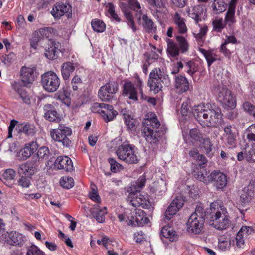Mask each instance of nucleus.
<instances>
[{"label": "nucleus", "instance_id": "59", "mask_svg": "<svg viewBox=\"0 0 255 255\" xmlns=\"http://www.w3.org/2000/svg\"><path fill=\"white\" fill-rule=\"evenodd\" d=\"M190 100H186L183 102L181 105V113L183 116H186L188 114L190 111V108L191 106L189 105Z\"/></svg>", "mask_w": 255, "mask_h": 255}, {"label": "nucleus", "instance_id": "14", "mask_svg": "<svg viewBox=\"0 0 255 255\" xmlns=\"http://www.w3.org/2000/svg\"><path fill=\"white\" fill-rule=\"evenodd\" d=\"M188 16L194 20L196 24H198L202 19L206 17L207 11L206 6L204 4H199L194 6L187 10Z\"/></svg>", "mask_w": 255, "mask_h": 255}, {"label": "nucleus", "instance_id": "11", "mask_svg": "<svg viewBox=\"0 0 255 255\" xmlns=\"http://www.w3.org/2000/svg\"><path fill=\"white\" fill-rule=\"evenodd\" d=\"M248 142L251 143V148L246 151L245 158L247 161L255 162V125L250 126L245 131Z\"/></svg>", "mask_w": 255, "mask_h": 255}, {"label": "nucleus", "instance_id": "19", "mask_svg": "<svg viewBox=\"0 0 255 255\" xmlns=\"http://www.w3.org/2000/svg\"><path fill=\"white\" fill-rule=\"evenodd\" d=\"M54 166L58 169H63L67 172H71L73 170L71 159L66 156L57 157L54 162Z\"/></svg>", "mask_w": 255, "mask_h": 255}, {"label": "nucleus", "instance_id": "35", "mask_svg": "<svg viewBox=\"0 0 255 255\" xmlns=\"http://www.w3.org/2000/svg\"><path fill=\"white\" fill-rule=\"evenodd\" d=\"M161 235L168 238L170 241H176L178 239V235L176 232L170 226H164L161 231Z\"/></svg>", "mask_w": 255, "mask_h": 255}, {"label": "nucleus", "instance_id": "50", "mask_svg": "<svg viewBox=\"0 0 255 255\" xmlns=\"http://www.w3.org/2000/svg\"><path fill=\"white\" fill-rule=\"evenodd\" d=\"M153 188L154 189V192L157 195H161L166 190V184L163 181L155 183Z\"/></svg>", "mask_w": 255, "mask_h": 255}, {"label": "nucleus", "instance_id": "18", "mask_svg": "<svg viewBox=\"0 0 255 255\" xmlns=\"http://www.w3.org/2000/svg\"><path fill=\"white\" fill-rule=\"evenodd\" d=\"M59 46L58 42L49 40L48 47L45 49V56L49 60L56 59L58 57L60 52Z\"/></svg>", "mask_w": 255, "mask_h": 255}, {"label": "nucleus", "instance_id": "8", "mask_svg": "<svg viewBox=\"0 0 255 255\" xmlns=\"http://www.w3.org/2000/svg\"><path fill=\"white\" fill-rule=\"evenodd\" d=\"M40 84L45 91L53 93L58 89L60 79L54 72L47 71L41 75Z\"/></svg>", "mask_w": 255, "mask_h": 255}, {"label": "nucleus", "instance_id": "10", "mask_svg": "<svg viewBox=\"0 0 255 255\" xmlns=\"http://www.w3.org/2000/svg\"><path fill=\"white\" fill-rule=\"evenodd\" d=\"M72 134V130L64 124H59L56 129H52L50 131V136L52 139L57 142H60L66 146H69L71 140L68 137Z\"/></svg>", "mask_w": 255, "mask_h": 255}, {"label": "nucleus", "instance_id": "49", "mask_svg": "<svg viewBox=\"0 0 255 255\" xmlns=\"http://www.w3.org/2000/svg\"><path fill=\"white\" fill-rule=\"evenodd\" d=\"M213 29L217 32H220L225 26V21L222 18H216L213 21Z\"/></svg>", "mask_w": 255, "mask_h": 255}, {"label": "nucleus", "instance_id": "38", "mask_svg": "<svg viewBox=\"0 0 255 255\" xmlns=\"http://www.w3.org/2000/svg\"><path fill=\"white\" fill-rule=\"evenodd\" d=\"M199 51L203 55L204 57L206 59L208 64H211L212 63L219 60V57L213 50L206 51L204 49L199 48Z\"/></svg>", "mask_w": 255, "mask_h": 255}, {"label": "nucleus", "instance_id": "42", "mask_svg": "<svg viewBox=\"0 0 255 255\" xmlns=\"http://www.w3.org/2000/svg\"><path fill=\"white\" fill-rule=\"evenodd\" d=\"M124 15L127 19V23L129 28L132 29L133 32L137 31V27L135 25L132 13L128 10L124 11Z\"/></svg>", "mask_w": 255, "mask_h": 255}, {"label": "nucleus", "instance_id": "1", "mask_svg": "<svg viewBox=\"0 0 255 255\" xmlns=\"http://www.w3.org/2000/svg\"><path fill=\"white\" fill-rule=\"evenodd\" d=\"M195 119L203 127H217L222 117L221 109L215 105L199 104L191 109Z\"/></svg>", "mask_w": 255, "mask_h": 255}, {"label": "nucleus", "instance_id": "60", "mask_svg": "<svg viewBox=\"0 0 255 255\" xmlns=\"http://www.w3.org/2000/svg\"><path fill=\"white\" fill-rule=\"evenodd\" d=\"M227 145L230 148H233L236 145V134L228 136L226 137Z\"/></svg>", "mask_w": 255, "mask_h": 255}, {"label": "nucleus", "instance_id": "27", "mask_svg": "<svg viewBox=\"0 0 255 255\" xmlns=\"http://www.w3.org/2000/svg\"><path fill=\"white\" fill-rule=\"evenodd\" d=\"M139 23H141L143 29L147 33H154L157 30L156 26L153 22L151 18L146 14L142 13L141 20Z\"/></svg>", "mask_w": 255, "mask_h": 255}, {"label": "nucleus", "instance_id": "44", "mask_svg": "<svg viewBox=\"0 0 255 255\" xmlns=\"http://www.w3.org/2000/svg\"><path fill=\"white\" fill-rule=\"evenodd\" d=\"M106 7L109 17L112 20H115L117 22H119L120 21V18L118 15L115 12V6L112 3H108Z\"/></svg>", "mask_w": 255, "mask_h": 255}, {"label": "nucleus", "instance_id": "40", "mask_svg": "<svg viewBox=\"0 0 255 255\" xmlns=\"http://www.w3.org/2000/svg\"><path fill=\"white\" fill-rule=\"evenodd\" d=\"M211 7L215 13L219 14L226 9L227 4H225L224 0H214Z\"/></svg>", "mask_w": 255, "mask_h": 255}, {"label": "nucleus", "instance_id": "39", "mask_svg": "<svg viewBox=\"0 0 255 255\" xmlns=\"http://www.w3.org/2000/svg\"><path fill=\"white\" fill-rule=\"evenodd\" d=\"M129 5L131 9L136 11V17L138 21L140 22L141 20V15L143 12V8H141L137 0H129Z\"/></svg>", "mask_w": 255, "mask_h": 255}, {"label": "nucleus", "instance_id": "30", "mask_svg": "<svg viewBox=\"0 0 255 255\" xmlns=\"http://www.w3.org/2000/svg\"><path fill=\"white\" fill-rule=\"evenodd\" d=\"M104 108L101 111V115L106 122H108L114 119L117 115V112L114 110L113 107L111 105L105 104Z\"/></svg>", "mask_w": 255, "mask_h": 255}, {"label": "nucleus", "instance_id": "63", "mask_svg": "<svg viewBox=\"0 0 255 255\" xmlns=\"http://www.w3.org/2000/svg\"><path fill=\"white\" fill-rule=\"evenodd\" d=\"M28 150L29 149L24 146V147L20 151L18 154L19 156L21 155L22 157L21 158H20V160H25L30 157V152H29Z\"/></svg>", "mask_w": 255, "mask_h": 255}, {"label": "nucleus", "instance_id": "64", "mask_svg": "<svg viewBox=\"0 0 255 255\" xmlns=\"http://www.w3.org/2000/svg\"><path fill=\"white\" fill-rule=\"evenodd\" d=\"M25 147H27L30 152L31 155L35 152L38 148V144L36 142L32 141L25 144Z\"/></svg>", "mask_w": 255, "mask_h": 255}, {"label": "nucleus", "instance_id": "53", "mask_svg": "<svg viewBox=\"0 0 255 255\" xmlns=\"http://www.w3.org/2000/svg\"><path fill=\"white\" fill-rule=\"evenodd\" d=\"M189 135L195 141L199 142L203 138L201 133L196 128L191 129L189 132Z\"/></svg>", "mask_w": 255, "mask_h": 255}, {"label": "nucleus", "instance_id": "52", "mask_svg": "<svg viewBox=\"0 0 255 255\" xmlns=\"http://www.w3.org/2000/svg\"><path fill=\"white\" fill-rule=\"evenodd\" d=\"M176 39L182 52H186L188 48V44L186 39L183 36H177Z\"/></svg>", "mask_w": 255, "mask_h": 255}, {"label": "nucleus", "instance_id": "45", "mask_svg": "<svg viewBox=\"0 0 255 255\" xmlns=\"http://www.w3.org/2000/svg\"><path fill=\"white\" fill-rule=\"evenodd\" d=\"M91 26L93 30L95 32L101 33L106 29L105 24L99 19H94L91 22Z\"/></svg>", "mask_w": 255, "mask_h": 255}, {"label": "nucleus", "instance_id": "28", "mask_svg": "<svg viewBox=\"0 0 255 255\" xmlns=\"http://www.w3.org/2000/svg\"><path fill=\"white\" fill-rule=\"evenodd\" d=\"M19 133H23L28 136H34L37 131L36 128L33 124L29 123H23L18 125Z\"/></svg>", "mask_w": 255, "mask_h": 255}, {"label": "nucleus", "instance_id": "9", "mask_svg": "<svg viewBox=\"0 0 255 255\" xmlns=\"http://www.w3.org/2000/svg\"><path fill=\"white\" fill-rule=\"evenodd\" d=\"M164 80L166 84H169V80L168 77L162 76L161 74L160 69L155 68L150 72L147 82V85L150 88V90L154 94L159 93L162 90Z\"/></svg>", "mask_w": 255, "mask_h": 255}, {"label": "nucleus", "instance_id": "17", "mask_svg": "<svg viewBox=\"0 0 255 255\" xmlns=\"http://www.w3.org/2000/svg\"><path fill=\"white\" fill-rule=\"evenodd\" d=\"M211 183L218 189H222L226 186L227 180L226 176L222 172L214 171L211 173Z\"/></svg>", "mask_w": 255, "mask_h": 255}, {"label": "nucleus", "instance_id": "12", "mask_svg": "<svg viewBox=\"0 0 255 255\" xmlns=\"http://www.w3.org/2000/svg\"><path fill=\"white\" fill-rule=\"evenodd\" d=\"M118 90V85L115 82L106 83L99 90L98 96L104 101H108L113 99Z\"/></svg>", "mask_w": 255, "mask_h": 255}, {"label": "nucleus", "instance_id": "55", "mask_svg": "<svg viewBox=\"0 0 255 255\" xmlns=\"http://www.w3.org/2000/svg\"><path fill=\"white\" fill-rule=\"evenodd\" d=\"M243 107L245 111L255 118V106L249 102H245L243 104Z\"/></svg>", "mask_w": 255, "mask_h": 255}, {"label": "nucleus", "instance_id": "34", "mask_svg": "<svg viewBox=\"0 0 255 255\" xmlns=\"http://www.w3.org/2000/svg\"><path fill=\"white\" fill-rule=\"evenodd\" d=\"M91 212L94 218L98 222H104L105 219V216L107 214L106 207L99 208V206L97 205L91 210Z\"/></svg>", "mask_w": 255, "mask_h": 255}, {"label": "nucleus", "instance_id": "20", "mask_svg": "<svg viewBox=\"0 0 255 255\" xmlns=\"http://www.w3.org/2000/svg\"><path fill=\"white\" fill-rule=\"evenodd\" d=\"M5 242L10 245L21 246L24 243V237L18 232H11L5 235Z\"/></svg>", "mask_w": 255, "mask_h": 255}, {"label": "nucleus", "instance_id": "16", "mask_svg": "<svg viewBox=\"0 0 255 255\" xmlns=\"http://www.w3.org/2000/svg\"><path fill=\"white\" fill-rule=\"evenodd\" d=\"M51 13L55 18H59L64 14H66L69 18L71 17L72 8L68 4L56 3L54 5Z\"/></svg>", "mask_w": 255, "mask_h": 255}, {"label": "nucleus", "instance_id": "58", "mask_svg": "<svg viewBox=\"0 0 255 255\" xmlns=\"http://www.w3.org/2000/svg\"><path fill=\"white\" fill-rule=\"evenodd\" d=\"M235 10L228 8L225 18L227 23H233L235 22Z\"/></svg>", "mask_w": 255, "mask_h": 255}, {"label": "nucleus", "instance_id": "25", "mask_svg": "<svg viewBox=\"0 0 255 255\" xmlns=\"http://www.w3.org/2000/svg\"><path fill=\"white\" fill-rule=\"evenodd\" d=\"M135 221L129 222V225L133 226H142L148 223L149 219L144 211L140 209H135Z\"/></svg>", "mask_w": 255, "mask_h": 255}, {"label": "nucleus", "instance_id": "41", "mask_svg": "<svg viewBox=\"0 0 255 255\" xmlns=\"http://www.w3.org/2000/svg\"><path fill=\"white\" fill-rule=\"evenodd\" d=\"M51 155L48 148L46 146L40 147L37 153L39 160L42 162H47Z\"/></svg>", "mask_w": 255, "mask_h": 255}, {"label": "nucleus", "instance_id": "32", "mask_svg": "<svg viewBox=\"0 0 255 255\" xmlns=\"http://www.w3.org/2000/svg\"><path fill=\"white\" fill-rule=\"evenodd\" d=\"M194 176L199 181L203 182L206 184L211 183V173L206 169H201L197 172H194Z\"/></svg>", "mask_w": 255, "mask_h": 255}, {"label": "nucleus", "instance_id": "62", "mask_svg": "<svg viewBox=\"0 0 255 255\" xmlns=\"http://www.w3.org/2000/svg\"><path fill=\"white\" fill-rule=\"evenodd\" d=\"M105 103H94L91 106V110L94 113H99L101 114V111L103 110Z\"/></svg>", "mask_w": 255, "mask_h": 255}, {"label": "nucleus", "instance_id": "5", "mask_svg": "<svg viewBox=\"0 0 255 255\" xmlns=\"http://www.w3.org/2000/svg\"><path fill=\"white\" fill-rule=\"evenodd\" d=\"M207 213L202 206L197 205L195 212L189 218L187 223V231L189 233L198 234L201 233Z\"/></svg>", "mask_w": 255, "mask_h": 255}, {"label": "nucleus", "instance_id": "46", "mask_svg": "<svg viewBox=\"0 0 255 255\" xmlns=\"http://www.w3.org/2000/svg\"><path fill=\"white\" fill-rule=\"evenodd\" d=\"M75 70V67L73 65H62L61 67V73L64 80L69 79L70 75Z\"/></svg>", "mask_w": 255, "mask_h": 255}, {"label": "nucleus", "instance_id": "48", "mask_svg": "<svg viewBox=\"0 0 255 255\" xmlns=\"http://www.w3.org/2000/svg\"><path fill=\"white\" fill-rule=\"evenodd\" d=\"M108 162L110 164V168L112 172L117 173L123 170V166L118 163L115 159L110 158L108 159Z\"/></svg>", "mask_w": 255, "mask_h": 255}, {"label": "nucleus", "instance_id": "47", "mask_svg": "<svg viewBox=\"0 0 255 255\" xmlns=\"http://www.w3.org/2000/svg\"><path fill=\"white\" fill-rule=\"evenodd\" d=\"M60 184L63 187L66 189H70L73 187L74 185V181L72 177L69 176H65L60 179Z\"/></svg>", "mask_w": 255, "mask_h": 255}, {"label": "nucleus", "instance_id": "3", "mask_svg": "<svg viewBox=\"0 0 255 255\" xmlns=\"http://www.w3.org/2000/svg\"><path fill=\"white\" fill-rule=\"evenodd\" d=\"M207 219L210 225L218 230H225L230 224L226 209L217 202L210 204V213H207Z\"/></svg>", "mask_w": 255, "mask_h": 255}, {"label": "nucleus", "instance_id": "26", "mask_svg": "<svg viewBox=\"0 0 255 255\" xmlns=\"http://www.w3.org/2000/svg\"><path fill=\"white\" fill-rule=\"evenodd\" d=\"M37 169L35 163L28 161L19 165L18 172L20 174H24L25 176H31L35 174Z\"/></svg>", "mask_w": 255, "mask_h": 255}, {"label": "nucleus", "instance_id": "56", "mask_svg": "<svg viewBox=\"0 0 255 255\" xmlns=\"http://www.w3.org/2000/svg\"><path fill=\"white\" fill-rule=\"evenodd\" d=\"M123 115L127 128L129 129H132L135 126L133 119L131 118L129 115L126 114L125 113H123Z\"/></svg>", "mask_w": 255, "mask_h": 255}, {"label": "nucleus", "instance_id": "33", "mask_svg": "<svg viewBox=\"0 0 255 255\" xmlns=\"http://www.w3.org/2000/svg\"><path fill=\"white\" fill-rule=\"evenodd\" d=\"M199 142L200 143V148L201 150L208 156H212L213 155L212 153L213 144L210 139L208 137H203Z\"/></svg>", "mask_w": 255, "mask_h": 255}, {"label": "nucleus", "instance_id": "54", "mask_svg": "<svg viewBox=\"0 0 255 255\" xmlns=\"http://www.w3.org/2000/svg\"><path fill=\"white\" fill-rule=\"evenodd\" d=\"M26 255H46L37 246L32 245L27 250Z\"/></svg>", "mask_w": 255, "mask_h": 255}, {"label": "nucleus", "instance_id": "29", "mask_svg": "<svg viewBox=\"0 0 255 255\" xmlns=\"http://www.w3.org/2000/svg\"><path fill=\"white\" fill-rule=\"evenodd\" d=\"M225 37L224 42L221 45V50L226 57L229 58L232 53L230 45H229V44L236 43L237 40L235 36L233 35H226Z\"/></svg>", "mask_w": 255, "mask_h": 255}, {"label": "nucleus", "instance_id": "57", "mask_svg": "<svg viewBox=\"0 0 255 255\" xmlns=\"http://www.w3.org/2000/svg\"><path fill=\"white\" fill-rule=\"evenodd\" d=\"M82 81L79 76H75L71 80V84L74 91H77L82 85Z\"/></svg>", "mask_w": 255, "mask_h": 255}, {"label": "nucleus", "instance_id": "51", "mask_svg": "<svg viewBox=\"0 0 255 255\" xmlns=\"http://www.w3.org/2000/svg\"><path fill=\"white\" fill-rule=\"evenodd\" d=\"M167 52L172 57H175L179 54V49L176 44L172 41L168 42Z\"/></svg>", "mask_w": 255, "mask_h": 255}, {"label": "nucleus", "instance_id": "21", "mask_svg": "<svg viewBox=\"0 0 255 255\" xmlns=\"http://www.w3.org/2000/svg\"><path fill=\"white\" fill-rule=\"evenodd\" d=\"M172 18L178 33L180 34L186 33L188 30L186 24V20L181 16V14L176 12L172 15Z\"/></svg>", "mask_w": 255, "mask_h": 255}, {"label": "nucleus", "instance_id": "36", "mask_svg": "<svg viewBox=\"0 0 255 255\" xmlns=\"http://www.w3.org/2000/svg\"><path fill=\"white\" fill-rule=\"evenodd\" d=\"M15 176V172L12 169H7L4 171L2 174V182L9 187L13 185L12 181Z\"/></svg>", "mask_w": 255, "mask_h": 255}, {"label": "nucleus", "instance_id": "15", "mask_svg": "<svg viewBox=\"0 0 255 255\" xmlns=\"http://www.w3.org/2000/svg\"><path fill=\"white\" fill-rule=\"evenodd\" d=\"M184 204V200L181 196L176 197L167 208L165 213V218L170 220Z\"/></svg>", "mask_w": 255, "mask_h": 255}, {"label": "nucleus", "instance_id": "37", "mask_svg": "<svg viewBox=\"0 0 255 255\" xmlns=\"http://www.w3.org/2000/svg\"><path fill=\"white\" fill-rule=\"evenodd\" d=\"M12 86L13 88L17 92L20 98L24 103L26 104H29L30 103L29 96L27 95V92L23 87H19L18 83L14 82L12 83Z\"/></svg>", "mask_w": 255, "mask_h": 255}, {"label": "nucleus", "instance_id": "6", "mask_svg": "<svg viewBox=\"0 0 255 255\" xmlns=\"http://www.w3.org/2000/svg\"><path fill=\"white\" fill-rule=\"evenodd\" d=\"M221 79H223V78H221ZM228 82V78H227V79H225V78L221 79L220 82L222 86H219L218 93L219 101L223 104V107L227 110L232 109L236 105V99L232 91L226 88Z\"/></svg>", "mask_w": 255, "mask_h": 255}, {"label": "nucleus", "instance_id": "13", "mask_svg": "<svg viewBox=\"0 0 255 255\" xmlns=\"http://www.w3.org/2000/svg\"><path fill=\"white\" fill-rule=\"evenodd\" d=\"M37 68L34 65H25L20 70V76L24 85L32 83L37 77Z\"/></svg>", "mask_w": 255, "mask_h": 255}, {"label": "nucleus", "instance_id": "2", "mask_svg": "<svg viewBox=\"0 0 255 255\" xmlns=\"http://www.w3.org/2000/svg\"><path fill=\"white\" fill-rule=\"evenodd\" d=\"M146 180L145 176L142 175L136 181L132 182L127 189V192L129 193L127 201L134 207H142L144 209H149L151 206L148 198L140 193L145 186Z\"/></svg>", "mask_w": 255, "mask_h": 255}, {"label": "nucleus", "instance_id": "31", "mask_svg": "<svg viewBox=\"0 0 255 255\" xmlns=\"http://www.w3.org/2000/svg\"><path fill=\"white\" fill-rule=\"evenodd\" d=\"M44 110L45 111L44 117L46 120L51 122H58L60 120V118L57 111L51 105H45L44 107Z\"/></svg>", "mask_w": 255, "mask_h": 255}, {"label": "nucleus", "instance_id": "7", "mask_svg": "<svg viewBox=\"0 0 255 255\" xmlns=\"http://www.w3.org/2000/svg\"><path fill=\"white\" fill-rule=\"evenodd\" d=\"M135 147L128 143L124 142L116 151L118 158L128 164H136L139 159L135 153Z\"/></svg>", "mask_w": 255, "mask_h": 255}, {"label": "nucleus", "instance_id": "43", "mask_svg": "<svg viewBox=\"0 0 255 255\" xmlns=\"http://www.w3.org/2000/svg\"><path fill=\"white\" fill-rule=\"evenodd\" d=\"M231 241L227 237L221 236L218 239V247L220 250L225 251L230 249Z\"/></svg>", "mask_w": 255, "mask_h": 255}, {"label": "nucleus", "instance_id": "24", "mask_svg": "<svg viewBox=\"0 0 255 255\" xmlns=\"http://www.w3.org/2000/svg\"><path fill=\"white\" fill-rule=\"evenodd\" d=\"M175 88L177 92L183 93L190 90V85L187 78L182 75H178L175 78Z\"/></svg>", "mask_w": 255, "mask_h": 255}, {"label": "nucleus", "instance_id": "61", "mask_svg": "<svg viewBox=\"0 0 255 255\" xmlns=\"http://www.w3.org/2000/svg\"><path fill=\"white\" fill-rule=\"evenodd\" d=\"M197 25L199 27V31L198 32H193V34L196 38L201 39L207 33V27L206 26L200 27L199 24Z\"/></svg>", "mask_w": 255, "mask_h": 255}, {"label": "nucleus", "instance_id": "4", "mask_svg": "<svg viewBox=\"0 0 255 255\" xmlns=\"http://www.w3.org/2000/svg\"><path fill=\"white\" fill-rule=\"evenodd\" d=\"M152 115V114H150ZM143 128L142 135L145 140L151 144H156L158 142L159 136L156 131H154V129H157L160 126V123L157 119L155 114L153 116L144 119L143 122Z\"/></svg>", "mask_w": 255, "mask_h": 255}, {"label": "nucleus", "instance_id": "22", "mask_svg": "<svg viewBox=\"0 0 255 255\" xmlns=\"http://www.w3.org/2000/svg\"><path fill=\"white\" fill-rule=\"evenodd\" d=\"M123 88V94L124 95L134 101L138 100L137 91L134 86V84L131 81H125Z\"/></svg>", "mask_w": 255, "mask_h": 255}, {"label": "nucleus", "instance_id": "23", "mask_svg": "<svg viewBox=\"0 0 255 255\" xmlns=\"http://www.w3.org/2000/svg\"><path fill=\"white\" fill-rule=\"evenodd\" d=\"M240 196L239 202L243 206L248 204L254 196V191L252 186L245 187L239 193Z\"/></svg>", "mask_w": 255, "mask_h": 255}]
</instances>
